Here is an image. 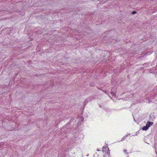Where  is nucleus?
<instances>
[{"label": "nucleus", "mask_w": 157, "mask_h": 157, "mask_svg": "<svg viewBox=\"0 0 157 157\" xmlns=\"http://www.w3.org/2000/svg\"><path fill=\"white\" fill-rule=\"evenodd\" d=\"M153 122H150V121H148L147 122L146 125L147 126V127L149 128L151 125H152L153 124Z\"/></svg>", "instance_id": "1"}, {"label": "nucleus", "mask_w": 157, "mask_h": 157, "mask_svg": "<svg viewBox=\"0 0 157 157\" xmlns=\"http://www.w3.org/2000/svg\"><path fill=\"white\" fill-rule=\"evenodd\" d=\"M149 128L147 127V126L146 125V126H144V127H143L142 128V129L143 130H147Z\"/></svg>", "instance_id": "2"}, {"label": "nucleus", "mask_w": 157, "mask_h": 157, "mask_svg": "<svg viewBox=\"0 0 157 157\" xmlns=\"http://www.w3.org/2000/svg\"><path fill=\"white\" fill-rule=\"evenodd\" d=\"M127 136H124L121 139V140H120L119 141H122L124 140L125 138L127 137Z\"/></svg>", "instance_id": "3"}, {"label": "nucleus", "mask_w": 157, "mask_h": 157, "mask_svg": "<svg viewBox=\"0 0 157 157\" xmlns=\"http://www.w3.org/2000/svg\"><path fill=\"white\" fill-rule=\"evenodd\" d=\"M90 98L91 100H93L95 98L94 96H92L90 97Z\"/></svg>", "instance_id": "4"}, {"label": "nucleus", "mask_w": 157, "mask_h": 157, "mask_svg": "<svg viewBox=\"0 0 157 157\" xmlns=\"http://www.w3.org/2000/svg\"><path fill=\"white\" fill-rule=\"evenodd\" d=\"M124 153L127 154H128V153L127 152V150L126 149H124Z\"/></svg>", "instance_id": "5"}, {"label": "nucleus", "mask_w": 157, "mask_h": 157, "mask_svg": "<svg viewBox=\"0 0 157 157\" xmlns=\"http://www.w3.org/2000/svg\"><path fill=\"white\" fill-rule=\"evenodd\" d=\"M111 94L113 95V96H114V95H115V94L113 92V91H112L111 92Z\"/></svg>", "instance_id": "6"}, {"label": "nucleus", "mask_w": 157, "mask_h": 157, "mask_svg": "<svg viewBox=\"0 0 157 157\" xmlns=\"http://www.w3.org/2000/svg\"><path fill=\"white\" fill-rule=\"evenodd\" d=\"M136 13V12L135 11H133L132 12V14H134Z\"/></svg>", "instance_id": "7"}, {"label": "nucleus", "mask_w": 157, "mask_h": 157, "mask_svg": "<svg viewBox=\"0 0 157 157\" xmlns=\"http://www.w3.org/2000/svg\"><path fill=\"white\" fill-rule=\"evenodd\" d=\"M3 146L2 145H0V148H2Z\"/></svg>", "instance_id": "8"}, {"label": "nucleus", "mask_w": 157, "mask_h": 157, "mask_svg": "<svg viewBox=\"0 0 157 157\" xmlns=\"http://www.w3.org/2000/svg\"><path fill=\"white\" fill-rule=\"evenodd\" d=\"M104 149H103V151H104Z\"/></svg>", "instance_id": "9"}, {"label": "nucleus", "mask_w": 157, "mask_h": 157, "mask_svg": "<svg viewBox=\"0 0 157 157\" xmlns=\"http://www.w3.org/2000/svg\"><path fill=\"white\" fill-rule=\"evenodd\" d=\"M104 157H106V156H105V155H104Z\"/></svg>", "instance_id": "10"}, {"label": "nucleus", "mask_w": 157, "mask_h": 157, "mask_svg": "<svg viewBox=\"0 0 157 157\" xmlns=\"http://www.w3.org/2000/svg\"><path fill=\"white\" fill-rule=\"evenodd\" d=\"M107 153L108 154H109V153H108V152H107Z\"/></svg>", "instance_id": "11"}, {"label": "nucleus", "mask_w": 157, "mask_h": 157, "mask_svg": "<svg viewBox=\"0 0 157 157\" xmlns=\"http://www.w3.org/2000/svg\"><path fill=\"white\" fill-rule=\"evenodd\" d=\"M97 151H99V150H97Z\"/></svg>", "instance_id": "12"}]
</instances>
